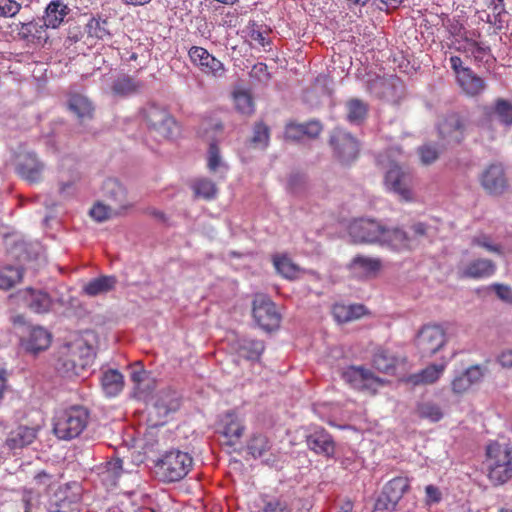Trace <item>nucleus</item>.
<instances>
[{
  "label": "nucleus",
  "mask_w": 512,
  "mask_h": 512,
  "mask_svg": "<svg viewBox=\"0 0 512 512\" xmlns=\"http://www.w3.org/2000/svg\"><path fill=\"white\" fill-rule=\"evenodd\" d=\"M92 348L82 341L60 347L55 368L65 377L80 376L93 362Z\"/></svg>",
  "instance_id": "nucleus-1"
},
{
  "label": "nucleus",
  "mask_w": 512,
  "mask_h": 512,
  "mask_svg": "<svg viewBox=\"0 0 512 512\" xmlns=\"http://www.w3.org/2000/svg\"><path fill=\"white\" fill-rule=\"evenodd\" d=\"M488 478L494 485H502L512 478V456L506 445L491 443L486 449Z\"/></svg>",
  "instance_id": "nucleus-2"
},
{
  "label": "nucleus",
  "mask_w": 512,
  "mask_h": 512,
  "mask_svg": "<svg viewBox=\"0 0 512 512\" xmlns=\"http://www.w3.org/2000/svg\"><path fill=\"white\" fill-rule=\"evenodd\" d=\"M192 465L193 459L187 452L171 450L157 460L155 468L160 480L170 483L183 479Z\"/></svg>",
  "instance_id": "nucleus-3"
},
{
  "label": "nucleus",
  "mask_w": 512,
  "mask_h": 512,
  "mask_svg": "<svg viewBox=\"0 0 512 512\" xmlns=\"http://www.w3.org/2000/svg\"><path fill=\"white\" fill-rule=\"evenodd\" d=\"M88 411L74 406L60 412L54 419L53 431L59 439L70 440L78 437L88 423Z\"/></svg>",
  "instance_id": "nucleus-4"
},
{
  "label": "nucleus",
  "mask_w": 512,
  "mask_h": 512,
  "mask_svg": "<svg viewBox=\"0 0 512 512\" xmlns=\"http://www.w3.org/2000/svg\"><path fill=\"white\" fill-rule=\"evenodd\" d=\"M142 115L149 130L154 133L156 137L170 139L174 137L178 131L175 119L166 109L154 103L144 107L142 109Z\"/></svg>",
  "instance_id": "nucleus-5"
},
{
  "label": "nucleus",
  "mask_w": 512,
  "mask_h": 512,
  "mask_svg": "<svg viewBox=\"0 0 512 512\" xmlns=\"http://www.w3.org/2000/svg\"><path fill=\"white\" fill-rule=\"evenodd\" d=\"M333 155L342 164H350L359 154V142L349 132L342 128H334L329 137Z\"/></svg>",
  "instance_id": "nucleus-6"
},
{
  "label": "nucleus",
  "mask_w": 512,
  "mask_h": 512,
  "mask_svg": "<svg viewBox=\"0 0 512 512\" xmlns=\"http://www.w3.org/2000/svg\"><path fill=\"white\" fill-rule=\"evenodd\" d=\"M384 224L372 218H359L353 220L348 233L355 244H380L383 237Z\"/></svg>",
  "instance_id": "nucleus-7"
},
{
  "label": "nucleus",
  "mask_w": 512,
  "mask_h": 512,
  "mask_svg": "<svg viewBox=\"0 0 512 512\" xmlns=\"http://www.w3.org/2000/svg\"><path fill=\"white\" fill-rule=\"evenodd\" d=\"M253 318L265 331H272L279 327L281 316L273 301L265 294H256L252 307Z\"/></svg>",
  "instance_id": "nucleus-8"
},
{
  "label": "nucleus",
  "mask_w": 512,
  "mask_h": 512,
  "mask_svg": "<svg viewBox=\"0 0 512 512\" xmlns=\"http://www.w3.org/2000/svg\"><path fill=\"white\" fill-rule=\"evenodd\" d=\"M203 137L209 142L207 164L211 172H217L220 168L226 169L222 161L217 141L222 138L223 125L219 121H206L202 124Z\"/></svg>",
  "instance_id": "nucleus-9"
},
{
  "label": "nucleus",
  "mask_w": 512,
  "mask_h": 512,
  "mask_svg": "<svg viewBox=\"0 0 512 512\" xmlns=\"http://www.w3.org/2000/svg\"><path fill=\"white\" fill-rule=\"evenodd\" d=\"M445 342V331L439 325L423 326L416 338V346L422 357H431L444 346Z\"/></svg>",
  "instance_id": "nucleus-10"
},
{
  "label": "nucleus",
  "mask_w": 512,
  "mask_h": 512,
  "mask_svg": "<svg viewBox=\"0 0 512 512\" xmlns=\"http://www.w3.org/2000/svg\"><path fill=\"white\" fill-rule=\"evenodd\" d=\"M45 168V163L32 151L21 152L17 156L16 172L30 184H37L43 180Z\"/></svg>",
  "instance_id": "nucleus-11"
},
{
  "label": "nucleus",
  "mask_w": 512,
  "mask_h": 512,
  "mask_svg": "<svg viewBox=\"0 0 512 512\" xmlns=\"http://www.w3.org/2000/svg\"><path fill=\"white\" fill-rule=\"evenodd\" d=\"M465 123L457 113L446 115L438 124V135L442 146L458 145L464 139Z\"/></svg>",
  "instance_id": "nucleus-12"
},
{
  "label": "nucleus",
  "mask_w": 512,
  "mask_h": 512,
  "mask_svg": "<svg viewBox=\"0 0 512 512\" xmlns=\"http://www.w3.org/2000/svg\"><path fill=\"white\" fill-rule=\"evenodd\" d=\"M412 180V174L398 164H392L385 175L386 186L405 201L413 198Z\"/></svg>",
  "instance_id": "nucleus-13"
},
{
  "label": "nucleus",
  "mask_w": 512,
  "mask_h": 512,
  "mask_svg": "<svg viewBox=\"0 0 512 512\" xmlns=\"http://www.w3.org/2000/svg\"><path fill=\"white\" fill-rule=\"evenodd\" d=\"M102 194L104 200L116 208L117 212L124 213L133 206L126 187L116 178H108L103 182Z\"/></svg>",
  "instance_id": "nucleus-14"
},
{
  "label": "nucleus",
  "mask_w": 512,
  "mask_h": 512,
  "mask_svg": "<svg viewBox=\"0 0 512 512\" xmlns=\"http://www.w3.org/2000/svg\"><path fill=\"white\" fill-rule=\"evenodd\" d=\"M481 184L491 195H502L508 189V179L505 169L500 163L489 165L481 176Z\"/></svg>",
  "instance_id": "nucleus-15"
},
{
  "label": "nucleus",
  "mask_w": 512,
  "mask_h": 512,
  "mask_svg": "<svg viewBox=\"0 0 512 512\" xmlns=\"http://www.w3.org/2000/svg\"><path fill=\"white\" fill-rule=\"evenodd\" d=\"M342 377L345 382L358 390L375 391L377 386L383 384L382 379L363 367L350 366L342 372Z\"/></svg>",
  "instance_id": "nucleus-16"
},
{
  "label": "nucleus",
  "mask_w": 512,
  "mask_h": 512,
  "mask_svg": "<svg viewBox=\"0 0 512 512\" xmlns=\"http://www.w3.org/2000/svg\"><path fill=\"white\" fill-rule=\"evenodd\" d=\"M189 57L203 73L211 74L214 77H221L224 75L225 68L223 63L211 55L206 49L193 46L189 50Z\"/></svg>",
  "instance_id": "nucleus-17"
},
{
  "label": "nucleus",
  "mask_w": 512,
  "mask_h": 512,
  "mask_svg": "<svg viewBox=\"0 0 512 512\" xmlns=\"http://www.w3.org/2000/svg\"><path fill=\"white\" fill-rule=\"evenodd\" d=\"M308 448L318 455L333 457L335 453V442L331 434L325 429L319 428L306 436Z\"/></svg>",
  "instance_id": "nucleus-18"
},
{
  "label": "nucleus",
  "mask_w": 512,
  "mask_h": 512,
  "mask_svg": "<svg viewBox=\"0 0 512 512\" xmlns=\"http://www.w3.org/2000/svg\"><path fill=\"white\" fill-rule=\"evenodd\" d=\"M496 271V264L490 259L477 258L458 269L460 278L483 279L492 276Z\"/></svg>",
  "instance_id": "nucleus-19"
},
{
  "label": "nucleus",
  "mask_w": 512,
  "mask_h": 512,
  "mask_svg": "<svg viewBox=\"0 0 512 512\" xmlns=\"http://www.w3.org/2000/svg\"><path fill=\"white\" fill-rule=\"evenodd\" d=\"M233 349L240 357L254 361L259 360L265 350V345L261 340L241 337L233 342Z\"/></svg>",
  "instance_id": "nucleus-20"
},
{
  "label": "nucleus",
  "mask_w": 512,
  "mask_h": 512,
  "mask_svg": "<svg viewBox=\"0 0 512 512\" xmlns=\"http://www.w3.org/2000/svg\"><path fill=\"white\" fill-rule=\"evenodd\" d=\"M51 343V334L43 327H33L26 339L22 340V345L27 352L37 354L46 350Z\"/></svg>",
  "instance_id": "nucleus-21"
},
{
  "label": "nucleus",
  "mask_w": 512,
  "mask_h": 512,
  "mask_svg": "<svg viewBox=\"0 0 512 512\" xmlns=\"http://www.w3.org/2000/svg\"><path fill=\"white\" fill-rule=\"evenodd\" d=\"M44 21L41 19L33 20L27 23H22L19 30V35L29 42L34 44H44L48 40L47 29Z\"/></svg>",
  "instance_id": "nucleus-22"
},
{
  "label": "nucleus",
  "mask_w": 512,
  "mask_h": 512,
  "mask_svg": "<svg viewBox=\"0 0 512 512\" xmlns=\"http://www.w3.org/2000/svg\"><path fill=\"white\" fill-rule=\"evenodd\" d=\"M143 88V84L136 78L121 74L116 77L111 84V92L115 97H128L139 93Z\"/></svg>",
  "instance_id": "nucleus-23"
},
{
  "label": "nucleus",
  "mask_w": 512,
  "mask_h": 512,
  "mask_svg": "<svg viewBox=\"0 0 512 512\" xmlns=\"http://www.w3.org/2000/svg\"><path fill=\"white\" fill-rule=\"evenodd\" d=\"M37 430L32 427L18 426L10 431L5 441V445L10 450L22 449L30 445L36 438Z\"/></svg>",
  "instance_id": "nucleus-24"
},
{
  "label": "nucleus",
  "mask_w": 512,
  "mask_h": 512,
  "mask_svg": "<svg viewBox=\"0 0 512 512\" xmlns=\"http://www.w3.org/2000/svg\"><path fill=\"white\" fill-rule=\"evenodd\" d=\"M381 266V260L378 258L357 255L350 262L349 269L359 277H371L377 274Z\"/></svg>",
  "instance_id": "nucleus-25"
},
{
  "label": "nucleus",
  "mask_w": 512,
  "mask_h": 512,
  "mask_svg": "<svg viewBox=\"0 0 512 512\" xmlns=\"http://www.w3.org/2000/svg\"><path fill=\"white\" fill-rule=\"evenodd\" d=\"M457 81L463 92L468 96H477L482 93L486 87L484 80L470 68H465L460 71Z\"/></svg>",
  "instance_id": "nucleus-26"
},
{
  "label": "nucleus",
  "mask_w": 512,
  "mask_h": 512,
  "mask_svg": "<svg viewBox=\"0 0 512 512\" xmlns=\"http://www.w3.org/2000/svg\"><path fill=\"white\" fill-rule=\"evenodd\" d=\"M380 245H387L395 250L411 249V239L408 232L384 225Z\"/></svg>",
  "instance_id": "nucleus-27"
},
{
  "label": "nucleus",
  "mask_w": 512,
  "mask_h": 512,
  "mask_svg": "<svg viewBox=\"0 0 512 512\" xmlns=\"http://www.w3.org/2000/svg\"><path fill=\"white\" fill-rule=\"evenodd\" d=\"M180 407L179 394L171 389L163 390L157 395L154 403L156 413L160 417L167 416L170 412H175Z\"/></svg>",
  "instance_id": "nucleus-28"
},
{
  "label": "nucleus",
  "mask_w": 512,
  "mask_h": 512,
  "mask_svg": "<svg viewBox=\"0 0 512 512\" xmlns=\"http://www.w3.org/2000/svg\"><path fill=\"white\" fill-rule=\"evenodd\" d=\"M491 120H497L505 126L512 125V102L498 98L493 105L484 108Z\"/></svg>",
  "instance_id": "nucleus-29"
},
{
  "label": "nucleus",
  "mask_w": 512,
  "mask_h": 512,
  "mask_svg": "<svg viewBox=\"0 0 512 512\" xmlns=\"http://www.w3.org/2000/svg\"><path fill=\"white\" fill-rule=\"evenodd\" d=\"M111 23L106 17H92L85 26L89 38L107 41L112 38Z\"/></svg>",
  "instance_id": "nucleus-30"
},
{
  "label": "nucleus",
  "mask_w": 512,
  "mask_h": 512,
  "mask_svg": "<svg viewBox=\"0 0 512 512\" xmlns=\"http://www.w3.org/2000/svg\"><path fill=\"white\" fill-rule=\"evenodd\" d=\"M68 7L60 0H54L48 4L42 20L49 28H57L68 14Z\"/></svg>",
  "instance_id": "nucleus-31"
},
{
  "label": "nucleus",
  "mask_w": 512,
  "mask_h": 512,
  "mask_svg": "<svg viewBox=\"0 0 512 512\" xmlns=\"http://www.w3.org/2000/svg\"><path fill=\"white\" fill-rule=\"evenodd\" d=\"M24 299L28 307L36 313H46L52 305V300L46 292L35 291L31 288L24 292Z\"/></svg>",
  "instance_id": "nucleus-32"
},
{
  "label": "nucleus",
  "mask_w": 512,
  "mask_h": 512,
  "mask_svg": "<svg viewBox=\"0 0 512 512\" xmlns=\"http://www.w3.org/2000/svg\"><path fill=\"white\" fill-rule=\"evenodd\" d=\"M117 284L115 276L103 275L90 280L84 287L83 291L88 296H98L113 290Z\"/></svg>",
  "instance_id": "nucleus-33"
},
{
  "label": "nucleus",
  "mask_w": 512,
  "mask_h": 512,
  "mask_svg": "<svg viewBox=\"0 0 512 512\" xmlns=\"http://www.w3.org/2000/svg\"><path fill=\"white\" fill-rule=\"evenodd\" d=\"M244 432V425L233 412H228L223 418V434L228 438V444L234 445Z\"/></svg>",
  "instance_id": "nucleus-34"
},
{
  "label": "nucleus",
  "mask_w": 512,
  "mask_h": 512,
  "mask_svg": "<svg viewBox=\"0 0 512 512\" xmlns=\"http://www.w3.org/2000/svg\"><path fill=\"white\" fill-rule=\"evenodd\" d=\"M101 385L107 396H116L123 389V375L118 370L109 369L103 373L101 377Z\"/></svg>",
  "instance_id": "nucleus-35"
},
{
  "label": "nucleus",
  "mask_w": 512,
  "mask_h": 512,
  "mask_svg": "<svg viewBox=\"0 0 512 512\" xmlns=\"http://www.w3.org/2000/svg\"><path fill=\"white\" fill-rule=\"evenodd\" d=\"M122 460L119 458L107 461L99 472L102 483L107 487H114L122 474Z\"/></svg>",
  "instance_id": "nucleus-36"
},
{
  "label": "nucleus",
  "mask_w": 512,
  "mask_h": 512,
  "mask_svg": "<svg viewBox=\"0 0 512 512\" xmlns=\"http://www.w3.org/2000/svg\"><path fill=\"white\" fill-rule=\"evenodd\" d=\"M68 107L81 121L92 118V103L83 95H72L69 98Z\"/></svg>",
  "instance_id": "nucleus-37"
},
{
  "label": "nucleus",
  "mask_w": 512,
  "mask_h": 512,
  "mask_svg": "<svg viewBox=\"0 0 512 512\" xmlns=\"http://www.w3.org/2000/svg\"><path fill=\"white\" fill-rule=\"evenodd\" d=\"M444 371V365H430L419 373L412 374L407 378V381L413 385H426L432 384Z\"/></svg>",
  "instance_id": "nucleus-38"
},
{
  "label": "nucleus",
  "mask_w": 512,
  "mask_h": 512,
  "mask_svg": "<svg viewBox=\"0 0 512 512\" xmlns=\"http://www.w3.org/2000/svg\"><path fill=\"white\" fill-rule=\"evenodd\" d=\"M409 487L407 478L395 477L383 487L381 492L398 504Z\"/></svg>",
  "instance_id": "nucleus-39"
},
{
  "label": "nucleus",
  "mask_w": 512,
  "mask_h": 512,
  "mask_svg": "<svg viewBox=\"0 0 512 512\" xmlns=\"http://www.w3.org/2000/svg\"><path fill=\"white\" fill-rule=\"evenodd\" d=\"M273 264L277 272L287 279L297 278L300 268L289 257L276 255L273 257Z\"/></svg>",
  "instance_id": "nucleus-40"
},
{
  "label": "nucleus",
  "mask_w": 512,
  "mask_h": 512,
  "mask_svg": "<svg viewBox=\"0 0 512 512\" xmlns=\"http://www.w3.org/2000/svg\"><path fill=\"white\" fill-rule=\"evenodd\" d=\"M270 448L271 444L269 439L267 438V436L261 433L253 434L247 443L248 452L254 458L263 457L266 454V452L270 450Z\"/></svg>",
  "instance_id": "nucleus-41"
},
{
  "label": "nucleus",
  "mask_w": 512,
  "mask_h": 512,
  "mask_svg": "<svg viewBox=\"0 0 512 512\" xmlns=\"http://www.w3.org/2000/svg\"><path fill=\"white\" fill-rule=\"evenodd\" d=\"M23 277V269L20 267H6L0 271V289L7 290L20 282Z\"/></svg>",
  "instance_id": "nucleus-42"
},
{
  "label": "nucleus",
  "mask_w": 512,
  "mask_h": 512,
  "mask_svg": "<svg viewBox=\"0 0 512 512\" xmlns=\"http://www.w3.org/2000/svg\"><path fill=\"white\" fill-rule=\"evenodd\" d=\"M374 367L383 373H390L395 369L396 360L385 350H378L373 357Z\"/></svg>",
  "instance_id": "nucleus-43"
},
{
  "label": "nucleus",
  "mask_w": 512,
  "mask_h": 512,
  "mask_svg": "<svg viewBox=\"0 0 512 512\" xmlns=\"http://www.w3.org/2000/svg\"><path fill=\"white\" fill-rule=\"evenodd\" d=\"M121 214V212H117L116 208H113L109 203L104 204L98 202L90 210L91 217L97 222H103Z\"/></svg>",
  "instance_id": "nucleus-44"
},
{
  "label": "nucleus",
  "mask_w": 512,
  "mask_h": 512,
  "mask_svg": "<svg viewBox=\"0 0 512 512\" xmlns=\"http://www.w3.org/2000/svg\"><path fill=\"white\" fill-rule=\"evenodd\" d=\"M347 118L351 123L361 122L367 114V105L359 99H351L347 103Z\"/></svg>",
  "instance_id": "nucleus-45"
},
{
  "label": "nucleus",
  "mask_w": 512,
  "mask_h": 512,
  "mask_svg": "<svg viewBox=\"0 0 512 512\" xmlns=\"http://www.w3.org/2000/svg\"><path fill=\"white\" fill-rule=\"evenodd\" d=\"M417 412L420 418H425L432 422H437L443 417L441 408L432 402L418 405Z\"/></svg>",
  "instance_id": "nucleus-46"
},
{
  "label": "nucleus",
  "mask_w": 512,
  "mask_h": 512,
  "mask_svg": "<svg viewBox=\"0 0 512 512\" xmlns=\"http://www.w3.org/2000/svg\"><path fill=\"white\" fill-rule=\"evenodd\" d=\"M269 136V127L265 125L263 122H258L254 125L251 143L255 147L265 148L268 145Z\"/></svg>",
  "instance_id": "nucleus-47"
},
{
  "label": "nucleus",
  "mask_w": 512,
  "mask_h": 512,
  "mask_svg": "<svg viewBox=\"0 0 512 512\" xmlns=\"http://www.w3.org/2000/svg\"><path fill=\"white\" fill-rule=\"evenodd\" d=\"M234 101L238 111L243 114L253 112V101L251 95L246 91H237L234 93Z\"/></svg>",
  "instance_id": "nucleus-48"
},
{
  "label": "nucleus",
  "mask_w": 512,
  "mask_h": 512,
  "mask_svg": "<svg viewBox=\"0 0 512 512\" xmlns=\"http://www.w3.org/2000/svg\"><path fill=\"white\" fill-rule=\"evenodd\" d=\"M418 153L421 162L425 165H430L439 158L440 150L435 144L427 143L418 148Z\"/></svg>",
  "instance_id": "nucleus-49"
},
{
  "label": "nucleus",
  "mask_w": 512,
  "mask_h": 512,
  "mask_svg": "<svg viewBox=\"0 0 512 512\" xmlns=\"http://www.w3.org/2000/svg\"><path fill=\"white\" fill-rule=\"evenodd\" d=\"M471 243L472 245L484 248L488 252L495 253L497 255L503 254V247L500 244L493 243L491 238L485 234L473 237Z\"/></svg>",
  "instance_id": "nucleus-50"
},
{
  "label": "nucleus",
  "mask_w": 512,
  "mask_h": 512,
  "mask_svg": "<svg viewBox=\"0 0 512 512\" xmlns=\"http://www.w3.org/2000/svg\"><path fill=\"white\" fill-rule=\"evenodd\" d=\"M195 193L206 199L214 198L217 193L215 184L208 179H200L194 185Z\"/></svg>",
  "instance_id": "nucleus-51"
},
{
  "label": "nucleus",
  "mask_w": 512,
  "mask_h": 512,
  "mask_svg": "<svg viewBox=\"0 0 512 512\" xmlns=\"http://www.w3.org/2000/svg\"><path fill=\"white\" fill-rule=\"evenodd\" d=\"M396 507L397 503L381 492L376 499L373 512H393Z\"/></svg>",
  "instance_id": "nucleus-52"
},
{
  "label": "nucleus",
  "mask_w": 512,
  "mask_h": 512,
  "mask_svg": "<svg viewBox=\"0 0 512 512\" xmlns=\"http://www.w3.org/2000/svg\"><path fill=\"white\" fill-rule=\"evenodd\" d=\"M428 226L425 223L417 222L410 226L408 233L411 239V248L418 244L419 240L427 235Z\"/></svg>",
  "instance_id": "nucleus-53"
},
{
  "label": "nucleus",
  "mask_w": 512,
  "mask_h": 512,
  "mask_svg": "<svg viewBox=\"0 0 512 512\" xmlns=\"http://www.w3.org/2000/svg\"><path fill=\"white\" fill-rule=\"evenodd\" d=\"M300 126V132H302V135L308 136L309 138H317L323 129L322 124L316 120L300 123Z\"/></svg>",
  "instance_id": "nucleus-54"
},
{
  "label": "nucleus",
  "mask_w": 512,
  "mask_h": 512,
  "mask_svg": "<svg viewBox=\"0 0 512 512\" xmlns=\"http://www.w3.org/2000/svg\"><path fill=\"white\" fill-rule=\"evenodd\" d=\"M21 9V5L14 0H3L0 4V17H13Z\"/></svg>",
  "instance_id": "nucleus-55"
},
{
  "label": "nucleus",
  "mask_w": 512,
  "mask_h": 512,
  "mask_svg": "<svg viewBox=\"0 0 512 512\" xmlns=\"http://www.w3.org/2000/svg\"><path fill=\"white\" fill-rule=\"evenodd\" d=\"M451 385H452V391L455 394H463L466 391H468L470 389V387L472 386L464 373H461L459 376H456L453 379Z\"/></svg>",
  "instance_id": "nucleus-56"
},
{
  "label": "nucleus",
  "mask_w": 512,
  "mask_h": 512,
  "mask_svg": "<svg viewBox=\"0 0 512 512\" xmlns=\"http://www.w3.org/2000/svg\"><path fill=\"white\" fill-rule=\"evenodd\" d=\"M471 385L479 383L485 375V369L480 365H472L464 372Z\"/></svg>",
  "instance_id": "nucleus-57"
},
{
  "label": "nucleus",
  "mask_w": 512,
  "mask_h": 512,
  "mask_svg": "<svg viewBox=\"0 0 512 512\" xmlns=\"http://www.w3.org/2000/svg\"><path fill=\"white\" fill-rule=\"evenodd\" d=\"M497 297L505 303L512 304V288L504 284H493L491 286Z\"/></svg>",
  "instance_id": "nucleus-58"
},
{
  "label": "nucleus",
  "mask_w": 512,
  "mask_h": 512,
  "mask_svg": "<svg viewBox=\"0 0 512 512\" xmlns=\"http://www.w3.org/2000/svg\"><path fill=\"white\" fill-rule=\"evenodd\" d=\"M148 377L147 372L142 368L140 362L135 363L131 366L130 378L139 388L141 383L144 382Z\"/></svg>",
  "instance_id": "nucleus-59"
},
{
  "label": "nucleus",
  "mask_w": 512,
  "mask_h": 512,
  "mask_svg": "<svg viewBox=\"0 0 512 512\" xmlns=\"http://www.w3.org/2000/svg\"><path fill=\"white\" fill-rule=\"evenodd\" d=\"M351 311V309H348V306L344 305H335L333 307L334 317L340 323L351 321Z\"/></svg>",
  "instance_id": "nucleus-60"
},
{
  "label": "nucleus",
  "mask_w": 512,
  "mask_h": 512,
  "mask_svg": "<svg viewBox=\"0 0 512 512\" xmlns=\"http://www.w3.org/2000/svg\"><path fill=\"white\" fill-rule=\"evenodd\" d=\"M76 507L75 503L63 499L60 502H55L51 504L50 511L49 512H75Z\"/></svg>",
  "instance_id": "nucleus-61"
},
{
  "label": "nucleus",
  "mask_w": 512,
  "mask_h": 512,
  "mask_svg": "<svg viewBox=\"0 0 512 512\" xmlns=\"http://www.w3.org/2000/svg\"><path fill=\"white\" fill-rule=\"evenodd\" d=\"M426 493V503H439L442 499V493L438 487L434 485H427L425 488Z\"/></svg>",
  "instance_id": "nucleus-62"
},
{
  "label": "nucleus",
  "mask_w": 512,
  "mask_h": 512,
  "mask_svg": "<svg viewBox=\"0 0 512 512\" xmlns=\"http://www.w3.org/2000/svg\"><path fill=\"white\" fill-rule=\"evenodd\" d=\"M263 512H290V509L286 502L273 500L265 504Z\"/></svg>",
  "instance_id": "nucleus-63"
},
{
  "label": "nucleus",
  "mask_w": 512,
  "mask_h": 512,
  "mask_svg": "<svg viewBox=\"0 0 512 512\" xmlns=\"http://www.w3.org/2000/svg\"><path fill=\"white\" fill-rule=\"evenodd\" d=\"M403 0H373V5H375L380 10H394L398 8Z\"/></svg>",
  "instance_id": "nucleus-64"
}]
</instances>
